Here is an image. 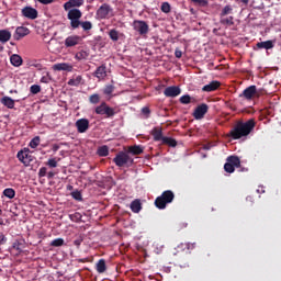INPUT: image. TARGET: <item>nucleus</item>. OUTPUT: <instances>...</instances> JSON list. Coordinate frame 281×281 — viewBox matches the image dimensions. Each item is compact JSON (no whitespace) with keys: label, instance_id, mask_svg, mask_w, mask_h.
<instances>
[{"label":"nucleus","instance_id":"nucleus-28","mask_svg":"<svg viewBox=\"0 0 281 281\" xmlns=\"http://www.w3.org/2000/svg\"><path fill=\"white\" fill-rule=\"evenodd\" d=\"M228 14H234V8L232 4L225 5L221 11L220 16H228Z\"/></svg>","mask_w":281,"mask_h":281},{"label":"nucleus","instance_id":"nucleus-10","mask_svg":"<svg viewBox=\"0 0 281 281\" xmlns=\"http://www.w3.org/2000/svg\"><path fill=\"white\" fill-rule=\"evenodd\" d=\"M210 106L207 104L202 103L196 106V109L193 112L194 120H203L205 117V114L207 113Z\"/></svg>","mask_w":281,"mask_h":281},{"label":"nucleus","instance_id":"nucleus-57","mask_svg":"<svg viewBox=\"0 0 281 281\" xmlns=\"http://www.w3.org/2000/svg\"><path fill=\"white\" fill-rule=\"evenodd\" d=\"M81 243H82V240L76 239V240L74 241V245H76V247H80Z\"/></svg>","mask_w":281,"mask_h":281},{"label":"nucleus","instance_id":"nucleus-6","mask_svg":"<svg viewBox=\"0 0 281 281\" xmlns=\"http://www.w3.org/2000/svg\"><path fill=\"white\" fill-rule=\"evenodd\" d=\"M236 168H240V158L238 156H228L224 165L225 172L232 175Z\"/></svg>","mask_w":281,"mask_h":281},{"label":"nucleus","instance_id":"nucleus-41","mask_svg":"<svg viewBox=\"0 0 281 281\" xmlns=\"http://www.w3.org/2000/svg\"><path fill=\"white\" fill-rule=\"evenodd\" d=\"M41 144V137L40 136H35L31 142H30V146L32 148H38V145Z\"/></svg>","mask_w":281,"mask_h":281},{"label":"nucleus","instance_id":"nucleus-48","mask_svg":"<svg viewBox=\"0 0 281 281\" xmlns=\"http://www.w3.org/2000/svg\"><path fill=\"white\" fill-rule=\"evenodd\" d=\"M70 1L72 5H75V8H80L85 3V0H70Z\"/></svg>","mask_w":281,"mask_h":281},{"label":"nucleus","instance_id":"nucleus-38","mask_svg":"<svg viewBox=\"0 0 281 281\" xmlns=\"http://www.w3.org/2000/svg\"><path fill=\"white\" fill-rule=\"evenodd\" d=\"M65 245V239L56 238L50 243V247H63Z\"/></svg>","mask_w":281,"mask_h":281},{"label":"nucleus","instance_id":"nucleus-50","mask_svg":"<svg viewBox=\"0 0 281 281\" xmlns=\"http://www.w3.org/2000/svg\"><path fill=\"white\" fill-rule=\"evenodd\" d=\"M184 247L188 249V251H190L196 247V243H187L184 244Z\"/></svg>","mask_w":281,"mask_h":281},{"label":"nucleus","instance_id":"nucleus-44","mask_svg":"<svg viewBox=\"0 0 281 281\" xmlns=\"http://www.w3.org/2000/svg\"><path fill=\"white\" fill-rule=\"evenodd\" d=\"M46 166H48V168H57L58 167V161L56 160V158H50L46 162Z\"/></svg>","mask_w":281,"mask_h":281},{"label":"nucleus","instance_id":"nucleus-2","mask_svg":"<svg viewBox=\"0 0 281 281\" xmlns=\"http://www.w3.org/2000/svg\"><path fill=\"white\" fill-rule=\"evenodd\" d=\"M67 19L70 21V27L72 30H78V27H82L85 32H89L92 30L93 24L89 21L81 22L82 19V11L79 9H70L67 14Z\"/></svg>","mask_w":281,"mask_h":281},{"label":"nucleus","instance_id":"nucleus-43","mask_svg":"<svg viewBox=\"0 0 281 281\" xmlns=\"http://www.w3.org/2000/svg\"><path fill=\"white\" fill-rule=\"evenodd\" d=\"M192 3H195V5H200L201 8H207L209 2L207 0H191Z\"/></svg>","mask_w":281,"mask_h":281},{"label":"nucleus","instance_id":"nucleus-61","mask_svg":"<svg viewBox=\"0 0 281 281\" xmlns=\"http://www.w3.org/2000/svg\"><path fill=\"white\" fill-rule=\"evenodd\" d=\"M0 52H3V45L0 44Z\"/></svg>","mask_w":281,"mask_h":281},{"label":"nucleus","instance_id":"nucleus-13","mask_svg":"<svg viewBox=\"0 0 281 281\" xmlns=\"http://www.w3.org/2000/svg\"><path fill=\"white\" fill-rule=\"evenodd\" d=\"M30 34V29L27 26H18L15 29V33L13 34L14 41H21V38H25Z\"/></svg>","mask_w":281,"mask_h":281},{"label":"nucleus","instance_id":"nucleus-22","mask_svg":"<svg viewBox=\"0 0 281 281\" xmlns=\"http://www.w3.org/2000/svg\"><path fill=\"white\" fill-rule=\"evenodd\" d=\"M130 207L134 214H139L142 212V201L139 199L132 201Z\"/></svg>","mask_w":281,"mask_h":281},{"label":"nucleus","instance_id":"nucleus-1","mask_svg":"<svg viewBox=\"0 0 281 281\" xmlns=\"http://www.w3.org/2000/svg\"><path fill=\"white\" fill-rule=\"evenodd\" d=\"M256 128V120L249 119L248 121H237L235 126L229 132V137L232 139H241V137H247Z\"/></svg>","mask_w":281,"mask_h":281},{"label":"nucleus","instance_id":"nucleus-45","mask_svg":"<svg viewBox=\"0 0 281 281\" xmlns=\"http://www.w3.org/2000/svg\"><path fill=\"white\" fill-rule=\"evenodd\" d=\"M71 196H72V199H75V201H82V193L78 190L72 191Z\"/></svg>","mask_w":281,"mask_h":281},{"label":"nucleus","instance_id":"nucleus-60","mask_svg":"<svg viewBox=\"0 0 281 281\" xmlns=\"http://www.w3.org/2000/svg\"><path fill=\"white\" fill-rule=\"evenodd\" d=\"M53 150H55V151L58 150V146L55 145L54 148H53Z\"/></svg>","mask_w":281,"mask_h":281},{"label":"nucleus","instance_id":"nucleus-15","mask_svg":"<svg viewBox=\"0 0 281 281\" xmlns=\"http://www.w3.org/2000/svg\"><path fill=\"white\" fill-rule=\"evenodd\" d=\"M82 43V37L79 35H70L65 40V47H76V45H80Z\"/></svg>","mask_w":281,"mask_h":281},{"label":"nucleus","instance_id":"nucleus-42","mask_svg":"<svg viewBox=\"0 0 281 281\" xmlns=\"http://www.w3.org/2000/svg\"><path fill=\"white\" fill-rule=\"evenodd\" d=\"M113 91H115V86H113V85H109L103 89L104 95H111V93H113Z\"/></svg>","mask_w":281,"mask_h":281},{"label":"nucleus","instance_id":"nucleus-21","mask_svg":"<svg viewBox=\"0 0 281 281\" xmlns=\"http://www.w3.org/2000/svg\"><path fill=\"white\" fill-rule=\"evenodd\" d=\"M220 23L226 27H232V25H234V16L220 15Z\"/></svg>","mask_w":281,"mask_h":281},{"label":"nucleus","instance_id":"nucleus-5","mask_svg":"<svg viewBox=\"0 0 281 281\" xmlns=\"http://www.w3.org/2000/svg\"><path fill=\"white\" fill-rule=\"evenodd\" d=\"M113 161L119 168H124V166H126V168H131V166L135 164V160L126 151H120L116 154V156L113 158Z\"/></svg>","mask_w":281,"mask_h":281},{"label":"nucleus","instance_id":"nucleus-25","mask_svg":"<svg viewBox=\"0 0 281 281\" xmlns=\"http://www.w3.org/2000/svg\"><path fill=\"white\" fill-rule=\"evenodd\" d=\"M10 63L13 67H21L23 65V58L18 54H13L10 57Z\"/></svg>","mask_w":281,"mask_h":281},{"label":"nucleus","instance_id":"nucleus-39","mask_svg":"<svg viewBox=\"0 0 281 281\" xmlns=\"http://www.w3.org/2000/svg\"><path fill=\"white\" fill-rule=\"evenodd\" d=\"M179 101L181 104H190V102H192V97H190V94H184L180 97Z\"/></svg>","mask_w":281,"mask_h":281},{"label":"nucleus","instance_id":"nucleus-11","mask_svg":"<svg viewBox=\"0 0 281 281\" xmlns=\"http://www.w3.org/2000/svg\"><path fill=\"white\" fill-rule=\"evenodd\" d=\"M164 95L166 98H177V95H181V88L179 86H169L164 90Z\"/></svg>","mask_w":281,"mask_h":281},{"label":"nucleus","instance_id":"nucleus-9","mask_svg":"<svg viewBox=\"0 0 281 281\" xmlns=\"http://www.w3.org/2000/svg\"><path fill=\"white\" fill-rule=\"evenodd\" d=\"M97 16L98 19H111L113 16V8H111L108 3H103L98 10H97Z\"/></svg>","mask_w":281,"mask_h":281},{"label":"nucleus","instance_id":"nucleus-35","mask_svg":"<svg viewBox=\"0 0 281 281\" xmlns=\"http://www.w3.org/2000/svg\"><path fill=\"white\" fill-rule=\"evenodd\" d=\"M80 82H82V76H77L75 79H70L68 81V85L70 87H78V86H80Z\"/></svg>","mask_w":281,"mask_h":281},{"label":"nucleus","instance_id":"nucleus-51","mask_svg":"<svg viewBox=\"0 0 281 281\" xmlns=\"http://www.w3.org/2000/svg\"><path fill=\"white\" fill-rule=\"evenodd\" d=\"M8 243V237L3 233H0V245H5Z\"/></svg>","mask_w":281,"mask_h":281},{"label":"nucleus","instance_id":"nucleus-37","mask_svg":"<svg viewBox=\"0 0 281 281\" xmlns=\"http://www.w3.org/2000/svg\"><path fill=\"white\" fill-rule=\"evenodd\" d=\"M109 36H110L111 41H114V42L120 41V33L115 29H113L109 32Z\"/></svg>","mask_w":281,"mask_h":281},{"label":"nucleus","instance_id":"nucleus-3","mask_svg":"<svg viewBox=\"0 0 281 281\" xmlns=\"http://www.w3.org/2000/svg\"><path fill=\"white\" fill-rule=\"evenodd\" d=\"M172 201H175V192H172V190H166L156 198L154 205L158 210H166V207L169 205V203H172Z\"/></svg>","mask_w":281,"mask_h":281},{"label":"nucleus","instance_id":"nucleus-40","mask_svg":"<svg viewBox=\"0 0 281 281\" xmlns=\"http://www.w3.org/2000/svg\"><path fill=\"white\" fill-rule=\"evenodd\" d=\"M161 12H164L165 14H170V3L168 2H162L161 7H160Z\"/></svg>","mask_w":281,"mask_h":281},{"label":"nucleus","instance_id":"nucleus-31","mask_svg":"<svg viewBox=\"0 0 281 281\" xmlns=\"http://www.w3.org/2000/svg\"><path fill=\"white\" fill-rule=\"evenodd\" d=\"M97 271L98 273H104L106 271V261L104 259H100L97 262Z\"/></svg>","mask_w":281,"mask_h":281},{"label":"nucleus","instance_id":"nucleus-36","mask_svg":"<svg viewBox=\"0 0 281 281\" xmlns=\"http://www.w3.org/2000/svg\"><path fill=\"white\" fill-rule=\"evenodd\" d=\"M69 218L72 223H80L82 221V214L77 212V213L70 214Z\"/></svg>","mask_w":281,"mask_h":281},{"label":"nucleus","instance_id":"nucleus-14","mask_svg":"<svg viewBox=\"0 0 281 281\" xmlns=\"http://www.w3.org/2000/svg\"><path fill=\"white\" fill-rule=\"evenodd\" d=\"M257 91L258 89L256 88V86H250L246 88L241 94H239V98H245V100H254Z\"/></svg>","mask_w":281,"mask_h":281},{"label":"nucleus","instance_id":"nucleus-16","mask_svg":"<svg viewBox=\"0 0 281 281\" xmlns=\"http://www.w3.org/2000/svg\"><path fill=\"white\" fill-rule=\"evenodd\" d=\"M220 88H221V81L213 80L210 83L205 85L202 88V91H204L205 93H212V91H218Z\"/></svg>","mask_w":281,"mask_h":281},{"label":"nucleus","instance_id":"nucleus-8","mask_svg":"<svg viewBox=\"0 0 281 281\" xmlns=\"http://www.w3.org/2000/svg\"><path fill=\"white\" fill-rule=\"evenodd\" d=\"M16 157L24 166H30L34 161V156H32L29 148L18 151Z\"/></svg>","mask_w":281,"mask_h":281},{"label":"nucleus","instance_id":"nucleus-58","mask_svg":"<svg viewBox=\"0 0 281 281\" xmlns=\"http://www.w3.org/2000/svg\"><path fill=\"white\" fill-rule=\"evenodd\" d=\"M41 82L47 83V82H49V79L44 76L41 78Z\"/></svg>","mask_w":281,"mask_h":281},{"label":"nucleus","instance_id":"nucleus-62","mask_svg":"<svg viewBox=\"0 0 281 281\" xmlns=\"http://www.w3.org/2000/svg\"><path fill=\"white\" fill-rule=\"evenodd\" d=\"M0 225H3V218H0Z\"/></svg>","mask_w":281,"mask_h":281},{"label":"nucleus","instance_id":"nucleus-4","mask_svg":"<svg viewBox=\"0 0 281 281\" xmlns=\"http://www.w3.org/2000/svg\"><path fill=\"white\" fill-rule=\"evenodd\" d=\"M94 113L105 117V120H112V117H115L117 112H115V108H111L106 102L103 101L94 109Z\"/></svg>","mask_w":281,"mask_h":281},{"label":"nucleus","instance_id":"nucleus-29","mask_svg":"<svg viewBox=\"0 0 281 281\" xmlns=\"http://www.w3.org/2000/svg\"><path fill=\"white\" fill-rule=\"evenodd\" d=\"M162 144H165L166 146H170L171 148L177 147V140L175 138L168 137V136H165L162 138Z\"/></svg>","mask_w":281,"mask_h":281},{"label":"nucleus","instance_id":"nucleus-24","mask_svg":"<svg viewBox=\"0 0 281 281\" xmlns=\"http://www.w3.org/2000/svg\"><path fill=\"white\" fill-rule=\"evenodd\" d=\"M12 38V33L8 30H0V43L5 44Z\"/></svg>","mask_w":281,"mask_h":281},{"label":"nucleus","instance_id":"nucleus-47","mask_svg":"<svg viewBox=\"0 0 281 281\" xmlns=\"http://www.w3.org/2000/svg\"><path fill=\"white\" fill-rule=\"evenodd\" d=\"M38 177L43 178V177H47V168L46 167H42L38 170Z\"/></svg>","mask_w":281,"mask_h":281},{"label":"nucleus","instance_id":"nucleus-23","mask_svg":"<svg viewBox=\"0 0 281 281\" xmlns=\"http://www.w3.org/2000/svg\"><path fill=\"white\" fill-rule=\"evenodd\" d=\"M0 102L3 106H7V109H14L15 101L10 97H2Z\"/></svg>","mask_w":281,"mask_h":281},{"label":"nucleus","instance_id":"nucleus-33","mask_svg":"<svg viewBox=\"0 0 281 281\" xmlns=\"http://www.w3.org/2000/svg\"><path fill=\"white\" fill-rule=\"evenodd\" d=\"M100 100H102V97L98 93L90 94L89 97L90 104H100Z\"/></svg>","mask_w":281,"mask_h":281},{"label":"nucleus","instance_id":"nucleus-7","mask_svg":"<svg viewBox=\"0 0 281 281\" xmlns=\"http://www.w3.org/2000/svg\"><path fill=\"white\" fill-rule=\"evenodd\" d=\"M133 27L135 32L139 33L140 36H146V34H148L150 30V26H148V23L143 20H134Z\"/></svg>","mask_w":281,"mask_h":281},{"label":"nucleus","instance_id":"nucleus-46","mask_svg":"<svg viewBox=\"0 0 281 281\" xmlns=\"http://www.w3.org/2000/svg\"><path fill=\"white\" fill-rule=\"evenodd\" d=\"M31 93H33V95H36L37 93H41V86L38 85H33L30 88Z\"/></svg>","mask_w":281,"mask_h":281},{"label":"nucleus","instance_id":"nucleus-34","mask_svg":"<svg viewBox=\"0 0 281 281\" xmlns=\"http://www.w3.org/2000/svg\"><path fill=\"white\" fill-rule=\"evenodd\" d=\"M98 155L99 157H109V147L106 145L99 147Z\"/></svg>","mask_w":281,"mask_h":281},{"label":"nucleus","instance_id":"nucleus-17","mask_svg":"<svg viewBox=\"0 0 281 281\" xmlns=\"http://www.w3.org/2000/svg\"><path fill=\"white\" fill-rule=\"evenodd\" d=\"M76 127H77L78 133H87V131H89V120L79 119L76 122Z\"/></svg>","mask_w":281,"mask_h":281},{"label":"nucleus","instance_id":"nucleus-54","mask_svg":"<svg viewBox=\"0 0 281 281\" xmlns=\"http://www.w3.org/2000/svg\"><path fill=\"white\" fill-rule=\"evenodd\" d=\"M142 113H143V115H147V117H148L150 115V109L145 106L142 109Z\"/></svg>","mask_w":281,"mask_h":281},{"label":"nucleus","instance_id":"nucleus-18","mask_svg":"<svg viewBox=\"0 0 281 281\" xmlns=\"http://www.w3.org/2000/svg\"><path fill=\"white\" fill-rule=\"evenodd\" d=\"M94 78H98L99 80H104L106 78V65L99 66L95 71L93 72Z\"/></svg>","mask_w":281,"mask_h":281},{"label":"nucleus","instance_id":"nucleus-55","mask_svg":"<svg viewBox=\"0 0 281 281\" xmlns=\"http://www.w3.org/2000/svg\"><path fill=\"white\" fill-rule=\"evenodd\" d=\"M38 3H42L43 5H49L54 0H37Z\"/></svg>","mask_w":281,"mask_h":281},{"label":"nucleus","instance_id":"nucleus-26","mask_svg":"<svg viewBox=\"0 0 281 281\" xmlns=\"http://www.w3.org/2000/svg\"><path fill=\"white\" fill-rule=\"evenodd\" d=\"M127 153H130V155H142V153H144V147L139 145L130 146Z\"/></svg>","mask_w":281,"mask_h":281},{"label":"nucleus","instance_id":"nucleus-27","mask_svg":"<svg viewBox=\"0 0 281 281\" xmlns=\"http://www.w3.org/2000/svg\"><path fill=\"white\" fill-rule=\"evenodd\" d=\"M258 49H273V42L272 41H266V42H259L257 43Z\"/></svg>","mask_w":281,"mask_h":281},{"label":"nucleus","instance_id":"nucleus-32","mask_svg":"<svg viewBox=\"0 0 281 281\" xmlns=\"http://www.w3.org/2000/svg\"><path fill=\"white\" fill-rule=\"evenodd\" d=\"M2 194L7 199H14V196H16V191H14L12 188H7L3 190Z\"/></svg>","mask_w":281,"mask_h":281},{"label":"nucleus","instance_id":"nucleus-63","mask_svg":"<svg viewBox=\"0 0 281 281\" xmlns=\"http://www.w3.org/2000/svg\"><path fill=\"white\" fill-rule=\"evenodd\" d=\"M1 214H3V211L0 209V216H1Z\"/></svg>","mask_w":281,"mask_h":281},{"label":"nucleus","instance_id":"nucleus-53","mask_svg":"<svg viewBox=\"0 0 281 281\" xmlns=\"http://www.w3.org/2000/svg\"><path fill=\"white\" fill-rule=\"evenodd\" d=\"M175 56H176V58H181V56H183V52H181V49H179V48H176Z\"/></svg>","mask_w":281,"mask_h":281},{"label":"nucleus","instance_id":"nucleus-30","mask_svg":"<svg viewBox=\"0 0 281 281\" xmlns=\"http://www.w3.org/2000/svg\"><path fill=\"white\" fill-rule=\"evenodd\" d=\"M76 60H87L89 58V50H79L75 55Z\"/></svg>","mask_w":281,"mask_h":281},{"label":"nucleus","instance_id":"nucleus-59","mask_svg":"<svg viewBox=\"0 0 281 281\" xmlns=\"http://www.w3.org/2000/svg\"><path fill=\"white\" fill-rule=\"evenodd\" d=\"M241 3H244L245 5H248L249 0H241Z\"/></svg>","mask_w":281,"mask_h":281},{"label":"nucleus","instance_id":"nucleus-52","mask_svg":"<svg viewBox=\"0 0 281 281\" xmlns=\"http://www.w3.org/2000/svg\"><path fill=\"white\" fill-rule=\"evenodd\" d=\"M70 8H75L74 3L71 2V0H69L68 2H66L64 4V10H70Z\"/></svg>","mask_w":281,"mask_h":281},{"label":"nucleus","instance_id":"nucleus-19","mask_svg":"<svg viewBox=\"0 0 281 281\" xmlns=\"http://www.w3.org/2000/svg\"><path fill=\"white\" fill-rule=\"evenodd\" d=\"M151 136L154 137V142H164V131L161 127H154L151 130Z\"/></svg>","mask_w":281,"mask_h":281},{"label":"nucleus","instance_id":"nucleus-56","mask_svg":"<svg viewBox=\"0 0 281 281\" xmlns=\"http://www.w3.org/2000/svg\"><path fill=\"white\" fill-rule=\"evenodd\" d=\"M47 175V179H54V177L56 176V173H54V171H49Z\"/></svg>","mask_w":281,"mask_h":281},{"label":"nucleus","instance_id":"nucleus-49","mask_svg":"<svg viewBox=\"0 0 281 281\" xmlns=\"http://www.w3.org/2000/svg\"><path fill=\"white\" fill-rule=\"evenodd\" d=\"M12 247H13V249H15V251H19V254H21V251H23V248H21V244L19 241H14Z\"/></svg>","mask_w":281,"mask_h":281},{"label":"nucleus","instance_id":"nucleus-12","mask_svg":"<svg viewBox=\"0 0 281 281\" xmlns=\"http://www.w3.org/2000/svg\"><path fill=\"white\" fill-rule=\"evenodd\" d=\"M22 16H25V19H31V21H34V19H38V11L32 7H25L22 9Z\"/></svg>","mask_w":281,"mask_h":281},{"label":"nucleus","instance_id":"nucleus-20","mask_svg":"<svg viewBox=\"0 0 281 281\" xmlns=\"http://www.w3.org/2000/svg\"><path fill=\"white\" fill-rule=\"evenodd\" d=\"M53 69H55V71H72L74 66L67 63H60V64H55Z\"/></svg>","mask_w":281,"mask_h":281}]
</instances>
